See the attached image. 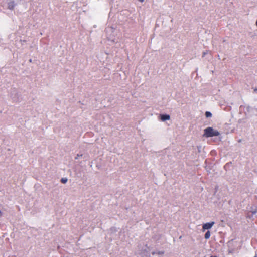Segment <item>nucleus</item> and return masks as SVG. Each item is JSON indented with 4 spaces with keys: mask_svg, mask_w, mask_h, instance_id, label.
I'll return each instance as SVG.
<instances>
[{
    "mask_svg": "<svg viewBox=\"0 0 257 257\" xmlns=\"http://www.w3.org/2000/svg\"><path fill=\"white\" fill-rule=\"evenodd\" d=\"M219 135L220 133L218 131L214 130L211 127H208L204 130V136L206 137L218 136Z\"/></svg>",
    "mask_w": 257,
    "mask_h": 257,
    "instance_id": "obj_1",
    "label": "nucleus"
},
{
    "mask_svg": "<svg viewBox=\"0 0 257 257\" xmlns=\"http://www.w3.org/2000/svg\"><path fill=\"white\" fill-rule=\"evenodd\" d=\"M214 224V222H211L204 224L202 227L203 231H204L205 230L210 229Z\"/></svg>",
    "mask_w": 257,
    "mask_h": 257,
    "instance_id": "obj_2",
    "label": "nucleus"
},
{
    "mask_svg": "<svg viewBox=\"0 0 257 257\" xmlns=\"http://www.w3.org/2000/svg\"><path fill=\"white\" fill-rule=\"evenodd\" d=\"M170 118V115L168 114H162L161 115V119L162 121H165L167 120H169Z\"/></svg>",
    "mask_w": 257,
    "mask_h": 257,
    "instance_id": "obj_3",
    "label": "nucleus"
},
{
    "mask_svg": "<svg viewBox=\"0 0 257 257\" xmlns=\"http://www.w3.org/2000/svg\"><path fill=\"white\" fill-rule=\"evenodd\" d=\"M14 3L13 2L9 3L8 8L10 9H13L14 8Z\"/></svg>",
    "mask_w": 257,
    "mask_h": 257,
    "instance_id": "obj_4",
    "label": "nucleus"
},
{
    "mask_svg": "<svg viewBox=\"0 0 257 257\" xmlns=\"http://www.w3.org/2000/svg\"><path fill=\"white\" fill-rule=\"evenodd\" d=\"M210 236V233L209 231H208L205 234L204 237L205 239H208Z\"/></svg>",
    "mask_w": 257,
    "mask_h": 257,
    "instance_id": "obj_5",
    "label": "nucleus"
},
{
    "mask_svg": "<svg viewBox=\"0 0 257 257\" xmlns=\"http://www.w3.org/2000/svg\"><path fill=\"white\" fill-rule=\"evenodd\" d=\"M205 116L206 117H210L212 116V114L211 112H210L209 111H206L205 112Z\"/></svg>",
    "mask_w": 257,
    "mask_h": 257,
    "instance_id": "obj_6",
    "label": "nucleus"
},
{
    "mask_svg": "<svg viewBox=\"0 0 257 257\" xmlns=\"http://www.w3.org/2000/svg\"><path fill=\"white\" fill-rule=\"evenodd\" d=\"M152 253L153 255H155V254H158L159 255H162L163 254L164 252L162 251H159L157 252H152Z\"/></svg>",
    "mask_w": 257,
    "mask_h": 257,
    "instance_id": "obj_7",
    "label": "nucleus"
},
{
    "mask_svg": "<svg viewBox=\"0 0 257 257\" xmlns=\"http://www.w3.org/2000/svg\"><path fill=\"white\" fill-rule=\"evenodd\" d=\"M67 181V179L62 178L61 179V182L63 183H66Z\"/></svg>",
    "mask_w": 257,
    "mask_h": 257,
    "instance_id": "obj_8",
    "label": "nucleus"
},
{
    "mask_svg": "<svg viewBox=\"0 0 257 257\" xmlns=\"http://www.w3.org/2000/svg\"><path fill=\"white\" fill-rule=\"evenodd\" d=\"M256 213V210L253 211H252V213L253 214H255Z\"/></svg>",
    "mask_w": 257,
    "mask_h": 257,
    "instance_id": "obj_9",
    "label": "nucleus"
},
{
    "mask_svg": "<svg viewBox=\"0 0 257 257\" xmlns=\"http://www.w3.org/2000/svg\"><path fill=\"white\" fill-rule=\"evenodd\" d=\"M144 257H149L147 254H144Z\"/></svg>",
    "mask_w": 257,
    "mask_h": 257,
    "instance_id": "obj_10",
    "label": "nucleus"
},
{
    "mask_svg": "<svg viewBox=\"0 0 257 257\" xmlns=\"http://www.w3.org/2000/svg\"><path fill=\"white\" fill-rule=\"evenodd\" d=\"M138 1L141 2H143L144 0H138Z\"/></svg>",
    "mask_w": 257,
    "mask_h": 257,
    "instance_id": "obj_11",
    "label": "nucleus"
},
{
    "mask_svg": "<svg viewBox=\"0 0 257 257\" xmlns=\"http://www.w3.org/2000/svg\"><path fill=\"white\" fill-rule=\"evenodd\" d=\"M2 212H1V211L0 210V216H2Z\"/></svg>",
    "mask_w": 257,
    "mask_h": 257,
    "instance_id": "obj_12",
    "label": "nucleus"
},
{
    "mask_svg": "<svg viewBox=\"0 0 257 257\" xmlns=\"http://www.w3.org/2000/svg\"><path fill=\"white\" fill-rule=\"evenodd\" d=\"M256 26H257V20H256Z\"/></svg>",
    "mask_w": 257,
    "mask_h": 257,
    "instance_id": "obj_13",
    "label": "nucleus"
},
{
    "mask_svg": "<svg viewBox=\"0 0 257 257\" xmlns=\"http://www.w3.org/2000/svg\"><path fill=\"white\" fill-rule=\"evenodd\" d=\"M212 257H216V256H212Z\"/></svg>",
    "mask_w": 257,
    "mask_h": 257,
    "instance_id": "obj_14",
    "label": "nucleus"
}]
</instances>
